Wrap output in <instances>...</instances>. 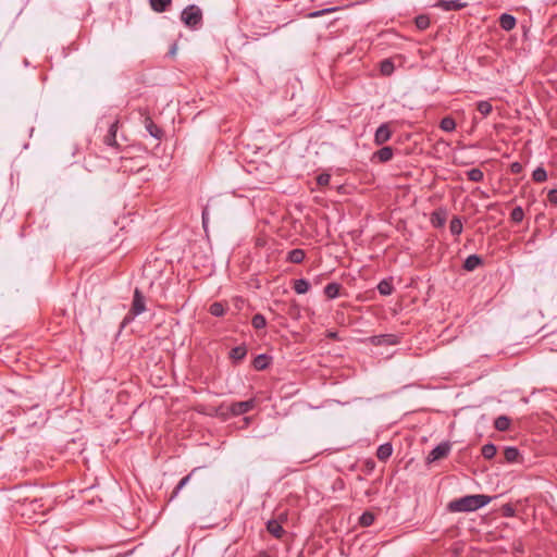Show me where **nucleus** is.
Listing matches in <instances>:
<instances>
[{
    "label": "nucleus",
    "instance_id": "obj_1",
    "mask_svg": "<svg viewBox=\"0 0 557 557\" xmlns=\"http://www.w3.org/2000/svg\"><path fill=\"white\" fill-rule=\"evenodd\" d=\"M491 497L483 494L467 495L448 503V510L451 512H470L486 506Z\"/></svg>",
    "mask_w": 557,
    "mask_h": 557
},
{
    "label": "nucleus",
    "instance_id": "obj_2",
    "mask_svg": "<svg viewBox=\"0 0 557 557\" xmlns=\"http://www.w3.org/2000/svg\"><path fill=\"white\" fill-rule=\"evenodd\" d=\"M181 21L191 29H198L202 25V11L196 4L187 5L181 13Z\"/></svg>",
    "mask_w": 557,
    "mask_h": 557
},
{
    "label": "nucleus",
    "instance_id": "obj_3",
    "mask_svg": "<svg viewBox=\"0 0 557 557\" xmlns=\"http://www.w3.org/2000/svg\"><path fill=\"white\" fill-rule=\"evenodd\" d=\"M450 451V444L448 442H443L435 446L428 455L426 461L429 463L437 461L440 459L445 458L448 456Z\"/></svg>",
    "mask_w": 557,
    "mask_h": 557
},
{
    "label": "nucleus",
    "instance_id": "obj_4",
    "mask_svg": "<svg viewBox=\"0 0 557 557\" xmlns=\"http://www.w3.org/2000/svg\"><path fill=\"white\" fill-rule=\"evenodd\" d=\"M255 398H250L244 401H235L231 404L230 411L233 416H242L244 413L251 411L255 408Z\"/></svg>",
    "mask_w": 557,
    "mask_h": 557
},
{
    "label": "nucleus",
    "instance_id": "obj_5",
    "mask_svg": "<svg viewBox=\"0 0 557 557\" xmlns=\"http://www.w3.org/2000/svg\"><path fill=\"white\" fill-rule=\"evenodd\" d=\"M392 135L393 132L391 129L389 123H383L376 128L374 133V144L376 146H382L392 138Z\"/></svg>",
    "mask_w": 557,
    "mask_h": 557
},
{
    "label": "nucleus",
    "instance_id": "obj_6",
    "mask_svg": "<svg viewBox=\"0 0 557 557\" xmlns=\"http://www.w3.org/2000/svg\"><path fill=\"white\" fill-rule=\"evenodd\" d=\"M146 310V304H145V296L143 293L136 288L133 296V302H132V315H139Z\"/></svg>",
    "mask_w": 557,
    "mask_h": 557
},
{
    "label": "nucleus",
    "instance_id": "obj_7",
    "mask_svg": "<svg viewBox=\"0 0 557 557\" xmlns=\"http://www.w3.org/2000/svg\"><path fill=\"white\" fill-rule=\"evenodd\" d=\"M119 120L112 122L109 126L107 135L103 137L104 145L119 149L120 145L116 139V133L119 129Z\"/></svg>",
    "mask_w": 557,
    "mask_h": 557
},
{
    "label": "nucleus",
    "instance_id": "obj_8",
    "mask_svg": "<svg viewBox=\"0 0 557 557\" xmlns=\"http://www.w3.org/2000/svg\"><path fill=\"white\" fill-rule=\"evenodd\" d=\"M394 157V149L389 146H384L377 151H375L372 156V161H377L380 163H386L391 161Z\"/></svg>",
    "mask_w": 557,
    "mask_h": 557
},
{
    "label": "nucleus",
    "instance_id": "obj_9",
    "mask_svg": "<svg viewBox=\"0 0 557 557\" xmlns=\"http://www.w3.org/2000/svg\"><path fill=\"white\" fill-rule=\"evenodd\" d=\"M467 3L460 0H438L436 7L445 11H459L466 8Z\"/></svg>",
    "mask_w": 557,
    "mask_h": 557
},
{
    "label": "nucleus",
    "instance_id": "obj_10",
    "mask_svg": "<svg viewBox=\"0 0 557 557\" xmlns=\"http://www.w3.org/2000/svg\"><path fill=\"white\" fill-rule=\"evenodd\" d=\"M145 128L149 133L150 136H152L156 139H161L163 136V131L154 124L152 119L150 116H146L144 120Z\"/></svg>",
    "mask_w": 557,
    "mask_h": 557
},
{
    "label": "nucleus",
    "instance_id": "obj_11",
    "mask_svg": "<svg viewBox=\"0 0 557 557\" xmlns=\"http://www.w3.org/2000/svg\"><path fill=\"white\" fill-rule=\"evenodd\" d=\"M498 22H499L500 28L506 32L513 29L517 25L516 17L508 13H503L498 18Z\"/></svg>",
    "mask_w": 557,
    "mask_h": 557
},
{
    "label": "nucleus",
    "instance_id": "obj_12",
    "mask_svg": "<svg viewBox=\"0 0 557 557\" xmlns=\"http://www.w3.org/2000/svg\"><path fill=\"white\" fill-rule=\"evenodd\" d=\"M482 264H483V259L480 256L470 255L466 258L462 268L468 272H472Z\"/></svg>",
    "mask_w": 557,
    "mask_h": 557
},
{
    "label": "nucleus",
    "instance_id": "obj_13",
    "mask_svg": "<svg viewBox=\"0 0 557 557\" xmlns=\"http://www.w3.org/2000/svg\"><path fill=\"white\" fill-rule=\"evenodd\" d=\"M267 530L275 539H282L285 534V530L277 520H269L267 523Z\"/></svg>",
    "mask_w": 557,
    "mask_h": 557
},
{
    "label": "nucleus",
    "instance_id": "obj_14",
    "mask_svg": "<svg viewBox=\"0 0 557 557\" xmlns=\"http://www.w3.org/2000/svg\"><path fill=\"white\" fill-rule=\"evenodd\" d=\"M271 362V357L265 354H260L257 357H255L252 361V366L256 370L261 371L265 370Z\"/></svg>",
    "mask_w": 557,
    "mask_h": 557
},
{
    "label": "nucleus",
    "instance_id": "obj_15",
    "mask_svg": "<svg viewBox=\"0 0 557 557\" xmlns=\"http://www.w3.org/2000/svg\"><path fill=\"white\" fill-rule=\"evenodd\" d=\"M149 4L154 12L163 13L170 9L172 0H149Z\"/></svg>",
    "mask_w": 557,
    "mask_h": 557
},
{
    "label": "nucleus",
    "instance_id": "obj_16",
    "mask_svg": "<svg viewBox=\"0 0 557 557\" xmlns=\"http://www.w3.org/2000/svg\"><path fill=\"white\" fill-rule=\"evenodd\" d=\"M393 454V446L389 443H384L377 447L376 457L381 461L387 460Z\"/></svg>",
    "mask_w": 557,
    "mask_h": 557
},
{
    "label": "nucleus",
    "instance_id": "obj_17",
    "mask_svg": "<svg viewBox=\"0 0 557 557\" xmlns=\"http://www.w3.org/2000/svg\"><path fill=\"white\" fill-rule=\"evenodd\" d=\"M305 257H306L305 250H302L300 248H295L287 253L286 260L292 263L299 264L304 261Z\"/></svg>",
    "mask_w": 557,
    "mask_h": 557
},
{
    "label": "nucleus",
    "instance_id": "obj_18",
    "mask_svg": "<svg viewBox=\"0 0 557 557\" xmlns=\"http://www.w3.org/2000/svg\"><path fill=\"white\" fill-rule=\"evenodd\" d=\"M247 355V348L245 345H239V346H236L234 347L231 351H230V358L234 361V362H240L242 360L245 359Z\"/></svg>",
    "mask_w": 557,
    "mask_h": 557
},
{
    "label": "nucleus",
    "instance_id": "obj_19",
    "mask_svg": "<svg viewBox=\"0 0 557 557\" xmlns=\"http://www.w3.org/2000/svg\"><path fill=\"white\" fill-rule=\"evenodd\" d=\"M520 457L519 449L513 446H508L504 449V458L507 462H518Z\"/></svg>",
    "mask_w": 557,
    "mask_h": 557
},
{
    "label": "nucleus",
    "instance_id": "obj_20",
    "mask_svg": "<svg viewBox=\"0 0 557 557\" xmlns=\"http://www.w3.org/2000/svg\"><path fill=\"white\" fill-rule=\"evenodd\" d=\"M341 287H342L341 284H338L336 282L329 283L324 287V294L329 299H334V298L338 297Z\"/></svg>",
    "mask_w": 557,
    "mask_h": 557
},
{
    "label": "nucleus",
    "instance_id": "obj_21",
    "mask_svg": "<svg viewBox=\"0 0 557 557\" xmlns=\"http://www.w3.org/2000/svg\"><path fill=\"white\" fill-rule=\"evenodd\" d=\"M377 290L383 296H388L393 293L394 286L391 278H384L377 284Z\"/></svg>",
    "mask_w": 557,
    "mask_h": 557
},
{
    "label": "nucleus",
    "instance_id": "obj_22",
    "mask_svg": "<svg viewBox=\"0 0 557 557\" xmlns=\"http://www.w3.org/2000/svg\"><path fill=\"white\" fill-rule=\"evenodd\" d=\"M510 419L507 416H499L494 421V426L497 431L505 432L510 426Z\"/></svg>",
    "mask_w": 557,
    "mask_h": 557
},
{
    "label": "nucleus",
    "instance_id": "obj_23",
    "mask_svg": "<svg viewBox=\"0 0 557 557\" xmlns=\"http://www.w3.org/2000/svg\"><path fill=\"white\" fill-rule=\"evenodd\" d=\"M293 288L297 294L302 295L310 289V283L306 278H298L295 280Z\"/></svg>",
    "mask_w": 557,
    "mask_h": 557
},
{
    "label": "nucleus",
    "instance_id": "obj_24",
    "mask_svg": "<svg viewBox=\"0 0 557 557\" xmlns=\"http://www.w3.org/2000/svg\"><path fill=\"white\" fill-rule=\"evenodd\" d=\"M446 222L445 213L440 211H434L431 214V223L434 227H443Z\"/></svg>",
    "mask_w": 557,
    "mask_h": 557
},
{
    "label": "nucleus",
    "instance_id": "obj_25",
    "mask_svg": "<svg viewBox=\"0 0 557 557\" xmlns=\"http://www.w3.org/2000/svg\"><path fill=\"white\" fill-rule=\"evenodd\" d=\"M440 127L444 132H453L456 129V121L450 116H445L440 123Z\"/></svg>",
    "mask_w": 557,
    "mask_h": 557
},
{
    "label": "nucleus",
    "instance_id": "obj_26",
    "mask_svg": "<svg viewBox=\"0 0 557 557\" xmlns=\"http://www.w3.org/2000/svg\"><path fill=\"white\" fill-rule=\"evenodd\" d=\"M497 448L493 443H487L482 446L481 454L485 459H492L495 457Z\"/></svg>",
    "mask_w": 557,
    "mask_h": 557
},
{
    "label": "nucleus",
    "instance_id": "obj_27",
    "mask_svg": "<svg viewBox=\"0 0 557 557\" xmlns=\"http://www.w3.org/2000/svg\"><path fill=\"white\" fill-rule=\"evenodd\" d=\"M450 233L455 236H458L462 233V222L459 216H454L449 224Z\"/></svg>",
    "mask_w": 557,
    "mask_h": 557
},
{
    "label": "nucleus",
    "instance_id": "obj_28",
    "mask_svg": "<svg viewBox=\"0 0 557 557\" xmlns=\"http://www.w3.org/2000/svg\"><path fill=\"white\" fill-rule=\"evenodd\" d=\"M251 325L256 330H262L267 326V319L261 313H256L251 319Z\"/></svg>",
    "mask_w": 557,
    "mask_h": 557
},
{
    "label": "nucleus",
    "instance_id": "obj_29",
    "mask_svg": "<svg viewBox=\"0 0 557 557\" xmlns=\"http://www.w3.org/2000/svg\"><path fill=\"white\" fill-rule=\"evenodd\" d=\"M395 70L394 63L389 59H385L381 62L380 71L384 76H389Z\"/></svg>",
    "mask_w": 557,
    "mask_h": 557
},
{
    "label": "nucleus",
    "instance_id": "obj_30",
    "mask_svg": "<svg viewBox=\"0 0 557 557\" xmlns=\"http://www.w3.org/2000/svg\"><path fill=\"white\" fill-rule=\"evenodd\" d=\"M532 180L536 183H543L547 180V172L543 166H537L532 173Z\"/></svg>",
    "mask_w": 557,
    "mask_h": 557
},
{
    "label": "nucleus",
    "instance_id": "obj_31",
    "mask_svg": "<svg viewBox=\"0 0 557 557\" xmlns=\"http://www.w3.org/2000/svg\"><path fill=\"white\" fill-rule=\"evenodd\" d=\"M467 176L471 182H481L484 178V173L479 168H473L467 172Z\"/></svg>",
    "mask_w": 557,
    "mask_h": 557
},
{
    "label": "nucleus",
    "instance_id": "obj_32",
    "mask_svg": "<svg viewBox=\"0 0 557 557\" xmlns=\"http://www.w3.org/2000/svg\"><path fill=\"white\" fill-rule=\"evenodd\" d=\"M225 307L223 304L221 302H213L210 308H209V312L213 315V317H223L225 314Z\"/></svg>",
    "mask_w": 557,
    "mask_h": 557
},
{
    "label": "nucleus",
    "instance_id": "obj_33",
    "mask_svg": "<svg viewBox=\"0 0 557 557\" xmlns=\"http://www.w3.org/2000/svg\"><path fill=\"white\" fill-rule=\"evenodd\" d=\"M476 110L483 115V116H487L492 110H493V107L491 104V102L488 101H485V100H482V101H479L476 103Z\"/></svg>",
    "mask_w": 557,
    "mask_h": 557
},
{
    "label": "nucleus",
    "instance_id": "obj_34",
    "mask_svg": "<svg viewBox=\"0 0 557 557\" xmlns=\"http://www.w3.org/2000/svg\"><path fill=\"white\" fill-rule=\"evenodd\" d=\"M523 218H524V211L520 206L512 209V211L510 213V220L513 223L518 224V223L522 222Z\"/></svg>",
    "mask_w": 557,
    "mask_h": 557
},
{
    "label": "nucleus",
    "instance_id": "obj_35",
    "mask_svg": "<svg viewBox=\"0 0 557 557\" xmlns=\"http://www.w3.org/2000/svg\"><path fill=\"white\" fill-rule=\"evenodd\" d=\"M374 515L370 511L363 512L359 518V523L362 527H370L374 522Z\"/></svg>",
    "mask_w": 557,
    "mask_h": 557
},
{
    "label": "nucleus",
    "instance_id": "obj_36",
    "mask_svg": "<svg viewBox=\"0 0 557 557\" xmlns=\"http://www.w3.org/2000/svg\"><path fill=\"white\" fill-rule=\"evenodd\" d=\"M416 26L420 30H424L430 26V18L428 15H419L416 17Z\"/></svg>",
    "mask_w": 557,
    "mask_h": 557
},
{
    "label": "nucleus",
    "instance_id": "obj_37",
    "mask_svg": "<svg viewBox=\"0 0 557 557\" xmlns=\"http://www.w3.org/2000/svg\"><path fill=\"white\" fill-rule=\"evenodd\" d=\"M190 478H191V473H189V474L185 475L183 479H181V481L177 483V485L175 486V488L172 493L171 499L178 495L180 491L190 481Z\"/></svg>",
    "mask_w": 557,
    "mask_h": 557
},
{
    "label": "nucleus",
    "instance_id": "obj_38",
    "mask_svg": "<svg viewBox=\"0 0 557 557\" xmlns=\"http://www.w3.org/2000/svg\"><path fill=\"white\" fill-rule=\"evenodd\" d=\"M331 181V175L329 173H321L317 176V184L319 186H326Z\"/></svg>",
    "mask_w": 557,
    "mask_h": 557
},
{
    "label": "nucleus",
    "instance_id": "obj_39",
    "mask_svg": "<svg viewBox=\"0 0 557 557\" xmlns=\"http://www.w3.org/2000/svg\"><path fill=\"white\" fill-rule=\"evenodd\" d=\"M334 11H336V8H326V9H323V10L310 12L308 14V16L309 17H319V16L325 15V14L334 12Z\"/></svg>",
    "mask_w": 557,
    "mask_h": 557
},
{
    "label": "nucleus",
    "instance_id": "obj_40",
    "mask_svg": "<svg viewBox=\"0 0 557 557\" xmlns=\"http://www.w3.org/2000/svg\"><path fill=\"white\" fill-rule=\"evenodd\" d=\"M209 222V206L207 205L202 210V226L207 231Z\"/></svg>",
    "mask_w": 557,
    "mask_h": 557
},
{
    "label": "nucleus",
    "instance_id": "obj_41",
    "mask_svg": "<svg viewBox=\"0 0 557 557\" xmlns=\"http://www.w3.org/2000/svg\"><path fill=\"white\" fill-rule=\"evenodd\" d=\"M523 170V165L520 162H512L510 164V172L512 174H520Z\"/></svg>",
    "mask_w": 557,
    "mask_h": 557
},
{
    "label": "nucleus",
    "instance_id": "obj_42",
    "mask_svg": "<svg viewBox=\"0 0 557 557\" xmlns=\"http://www.w3.org/2000/svg\"><path fill=\"white\" fill-rule=\"evenodd\" d=\"M547 199L552 205H557V189L549 190Z\"/></svg>",
    "mask_w": 557,
    "mask_h": 557
},
{
    "label": "nucleus",
    "instance_id": "obj_43",
    "mask_svg": "<svg viewBox=\"0 0 557 557\" xmlns=\"http://www.w3.org/2000/svg\"><path fill=\"white\" fill-rule=\"evenodd\" d=\"M136 315H132V311L129 310L128 313L125 315L122 326H125L127 323H129Z\"/></svg>",
    "mask_w": 557,
    "mask_h": 557
},
{
    "label": "nucleus",
    "instance_id": "obj_44",
    "mask_svg": "<svg viewBox=\"0 0 557 557\" xmlns=\"http://www.w3.org/2000/svg\"><path fill=\"white\" fill-rule=\"evenodd\" d=\"M495 206H496L495 203H491V205L487 207V209H488V210L494 209V208H495Z\"/></svg>",
    "mask_w": 557,
    "mask_h": 557
},
{
    "label": "nucleus",
    "instance_id": "obj_45",
    "mask_svg": "<svg viewBox=\"0 0 557 557\" xmlns=\"http://www.w3.org/2000/svg\"><path fill=\"white\" fill-rule=\"evenodd\" d=\"M260 557H271V556H270V555H268V554H265V553H263V554H261V556H260Z\"/></svg>",
    "mask_w": 557,
    "mask_h": 557
}]
</instances>
